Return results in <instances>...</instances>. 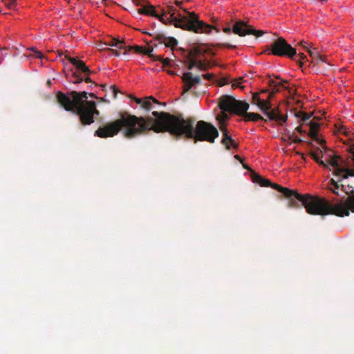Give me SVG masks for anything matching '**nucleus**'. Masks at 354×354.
<instances>
[{"mask_svg": "<svg viewBox=\"0 0 354 354\" xmlns=\"http://www.w3.org/2000/svg\"><path fill=\"white\" fill-rule=\"evenodd\" d=\"M151 116L137 117L127 112L120 113L119 118L113 122L100 126L95 136L106 138L116 136L120 131L128 139H132L148 131L156 133L169 132L178 138L183 136L198 141L214 143L218 136V131L211 123L200 120L194 127L193 118L184 119L182 115H171L167 112L153 111Z\"/></svg>", "mask_w": 354, "mask_h": 354, "instance_id": "f257e3e1", "label": "nucleus"}, {"mask_svg": "<svg viewBox=\"0 0 354 354\" xmlns=\"http://www.w3.org/2000/svg\"><path fill=\"white\" fill-rule=\"evenodd\" d=\"M251 178L254 183L262 187H271L282 193L288 199V206L290 208L304 207L308 214L311 215H335L338 217L348 216L350 212L354 213V191L344 199H341L335 203L323 197L312 196L309 194H301L296 190L283 187L280 185L272 183L268 179L263 178L259 174L252 171Z\"/></svg>", "mask_w": 354, "mask_h": 354, "instance_id": "f03ea898", "label": "nucleus"}, {"mask_svg": "<svg viewBox=\"0 0 354 354\" xmlns=\"http://www.w3.org/2000/svg\"><path fill=\"white\" fill-rule=\"evenodd\" d=\"M132 1L136 6H141L137 10L138 13L156 17L165 24H173L176 28L196 33H209L213 29L216 30L217 32L220 31L214 26L200 21L194 12H187V16H181L180 14L176 16V9L172 5H168L166 8L158 6L160 12V14H158V10L156 9V7L145 0H132Z\"/></svg>", "mask_w": 354, "mask_h": 354, "instance_id": "7ed1b4c3", "label": "nucleus"}, {"mask_svg": "<svg viewBox=\"0 0 354 354\" xmlns=\"http://www.w3.org/2000/svg\"><path fill=\"white\" fill-rule=\"evenodd\" d=\"M88 93L73 91L64 93L58 91L56 99L58 104L66 111L72 112L80 117L81 124L89 125L94 122V116H98L100 111L96 109L94 101H88Z\"/></svg>", "mask_w": 354, "mask_h": 354, "instance_id": "20e7f679", "label": "nucleus"}, {"mask_svg": "<svg viewBox=\"0 0 354 354\" xmlns=\"http://www.w3.org/2000/svg\"><path fill=\"white\" fill-rule=\"evenodd\" d=\"M218 106L221 110L243 116L245 122L265 120L264 118L258 113L248 112L250 107L248 103L244 101L237 100L230 95L221 96L219 99Z\"/></svg>", "mask_w": 354, "mask_h": 354, "instance_id": "39448f33", "label": "nucleus"}, {"mask_svg": "<svg viewBox=\"0 0 354 354\" xmlns=\"http://www.w3.org/2000/svg\"><path fill=\"white\" fill-rule=\"evenodd\" d=\"M266 52L268 55L286 57L290 59H294L297 55L296 49L288 44L283 37H279L274 40L266 50Z\"/></svg>", "mask_w": 354, "mask_h": 354, "instance_id": "423d86ee", "label": "nucleus"}, {"mask_svg": "<svg viewBox=\"0 0 354 354\" xmlns=\"http://www.w3.org/2000/svg\"><path fill=\"white\" fill-rule=\"evenodd\" d=\"M65 57L76 68V69L82 73L84 76H80L77 72H73L71 77H69V81L73 84L81 83L83 80L86 82H91V79L89 75L92 73L85 63L81 60L77 59L76 57H68L65 55Z\"/></svg>", "mask_w": 354, "mask_h": 354, "instance_id": "0eeeda50", "label": "nucleus"}, {"mask_svg": "<svg viewBox=\"0 0 354 354\" xmlns=\"http://www.w3.org/2000/svg\"><path fill=\"white\" fill-rule=\"evenodd\" d=\"M223 30L227 34L230 33L232 30L234 34L240 37H244L247 35H253L257 37H259L265 33L263 30H256L252 26L242 20L236 21L232 28L230 26L225 27Z\"/></svg>", "mask_w": 354, "mask_h": 354, "instance_id": "6e6552de", "label": "nucleus"}, {"mask_svg": "<svg viewBox=\"0 0 354 354\" xmlns=\"http://www.w3.org/2000/svg\"><path fill=\"white\" fill-rule=\"evenodd\" d=\"M310 132H309V136L313 139V140L316 141L318 144L322 145V149L317 148L316 151H311L310 153V155L311 156V153H316L319 156V153L322 154V158L324 157V154H326L327 153V147L325 146V140L320 139L318 136V130L319 129V124L316 122H310Z\"/></svg>", "mask_w": 354, "mask_h": 354, "instance_id": "1a4fd4ad", "label": "nucleus"}, {"mask_svg": "<svg viewBox=\"0 0 354 354\" xmlns=\"http://www.w3.org/2000/svg\"><path fill=\"white\" fill-rule=\"evenodd\" d=\"M182 80L183 82V91L187 92L191 90L195 85L200 84L201 78L199 75L193 77L191 72H185L183 74Z\"/></svg>", "mask_w": 354, "mask_h": 354, "instance_id": "9d476101", "label": "nucleus"}, {"mask_svg": "<svg viewBox=\"0 0 354 354\" xmlns=\"http://www.w3.org/2000/svg\"><path fill=\"white\" fill-rule=\"evenodd\" d=\"M263 111L270 120L277 121L280 125L287 121L288 116L281 115L279 108L272 109L271 107L267 110H263Z\"/></svg>", "mask_w": 354, "mask_h": 354, "instance_id": "9b49d317", "label": "nucleus"}, {"mask_svg": "<svg viewBox=\"0 0 354 354\" xmlns=\"http://www.w3.org/2000/svg\"><path fill=\"white\" fill-rule=\"evenodd\" d=\"M219 128L223 134V138L221 140V143L223 145H225L226 149L230 150L231 146L234 149H236L238 147V144L235 142V140L229 134L227 127L225 126H223V127H219Z\"/></svg>", "mask_w": 354, "mask_h": 354, "instance_id": "f8f14e48", "label": "nucleus"}, {"mask_svg": "<svg viewBox=\"0 0 354 354\" xmlns=\"http://www.w3.org/2000/svg\"><path fill=\"white\" fill-rule=\"evenodd\" d=\"M154 39L159 41L160 44H164L166 47L173 49L178 45V41L172 37H166L163 33H156Z\"/></svg>", "mask_w": 354, "mask_h": 354, "instance_id": "ddd939ff", "label": "nucleus"}, {"mask_svg": "<svg viewBox=\"0 0 354 354\" xmlns=\"http://www.w3.org/2000/svg\"><path fill=\"white\" fill-rule=\"evenodd\" d=\"M259 93H254L252 95V103L256 104L261 111L271 108V102L268 98L261 99Z\"/></svg>", "mask_w": 354, "mask_h": 354, "instance_id": "4468645a", "label": "nucleus"}, {"mask_svg": "<svg viewBox=\"0 0 354 354\" xmlns=\"http://www.w3.org/2000/svg\"><path fill=\"white\" fill-rule=\"evenodd\" d=\"M133 48L136 49V51L137 53H140L144 55H147L150 58H151L153 60L156 61V57L157 55H155L153 54V47L143 48L142 46H136L133 47Z\"/></svg>", "mask_w": 354, "mask_h": 354, "instance_id": "2eb2a0df", "label": "nucleus"}, {"mask_svg": "<svg viewBox=\"0 0 354 354\" xmlns=\"http://www.w3.org/2000/svg\"><path fill=\"white\" fill-rule=\"evenodd\" d=\"M152 103L160 104V102L152 96L146 97L142 103V108L149 111L153 109Z\"/></svg>", "mask_w": 354, "mask_h": 354, "instance_id": "dca6fc26", "label": "nucleus"}, {"mask_svg": "<svg viewBox=\"0 0 354 354\" xmlns=\"http://www.w3.org/2000/svg\"><path fill=\"white\" fill-rule=\"evenodd\" d=\"M288 82L287 80H281L280 82H276L274 80L270 79L268 81V85L271 88L272 87H278L281 86L283 89L288 90L289 93H291V89L288 86H285L284 84H287Z\"/></svg>", "mask_w": 354, "mask_h": 354, "instance_id": "f3484780", "label": "nucleus"}, {"mask_svg": "<svg viewBox=\"0 0 354 354\" xmlns=\"http://www.w3.org/2000/svg\"><path fill=\"white\" fill-rule=\"evenodd\" d=\"M108 46H114L119 49H123L125 48L126 46L122 41H120L119 39L112 38L111 40L108 42H106Z\"/></svg>", "mask_w": 354, "mask_h": 354, "instance_id": "a211bd4d", "label": "nucleus"}, {"mask_svg": "<svg viewBox=\"0 0 354 354\" xmlns=\"http://www.w3.org/2000/svg\"><path fill=\"white\" fill-rule=\"evenodd\" d=\"M223 112H221L216 118L217 120L218 121L219 124H220V127H223V126H225V122L227 120H228L229 119V115H227V113H226L225 112H227L226 111H223L222 110Z\"/></svg>", "mask_w": 354, "mask_h": 354, "instance_id": "6ab92c4d", "label": "nucleus"}, {"mask_svg": "<svg viewBox=\"0 0 354 354\" xmlns=\"http://www.w3.org/2000/svg\"><path fill=\"white\" fill-rule=\"evenodd\" d=\"M307 52L308 53V54L310 55V56L313 59L315 63L316 62V61L317 59H322V55L319 53V52L314 48V49H310V48H308V50Z\"/></svg>", "mask_w": 354, "mask_h": 354, "instance_id": "aec40b11", "label": "nucleus"}, {"mask_svg": "<svg viewBox=\"0 0 354 354\" xmlns=\"http://www.w3.org/2000/svg\"><path fill=\"white\" fill-rule=\"evenodd\" d=\"M295 115L296 118H300L303 122L308 121L311 117L310 114L304 111H295Z\"/></svg>", "mask_w": 354, "mask_h": 354, "instance_id": "412c9836", "label": "nucleus"}, {"mask_svg": "<svg viewBox=\"0 0 354 354\" xmlns=\"http://www.w3.org/2000/svg\"><path fill=\"white\" fill-rule=\"evenodd\" d=\"M156 61H160L162 63L163 66H171V59L167 57V58H163L162 56L161 55H158L156 57Z\"/></svg>", "mask_w": 354, "mask_h": 354, "instance_id": "4be33fe9", "label": "nucleus"}, {"mask_svg": "<svg viewBox=\"0 0 354 354\" xmlns=\"http://www.w3.org/2000/svg\"><path fill=\"white\" fill-rule=\"evenodd\" d=\"M201 53V50L198 48H194L189 52V53L187 54V56H188L189 58H195L196 59V57H197L198 55H200Z\"/></svg>", "mask_w": 354, "mask_h": 354, "instance_id": "5701e85b", "label": "nucleus"}, {"mask_svg": "<svg viewBox=\"0 0 354 354\" xmlns=\"http://www.w3.org/2000/svg\"><path fill=\"white\" fill-rule=\"evenodd\" d=\"M187 68L189 70H192L193 68L196 67V59L195 58H189L188 56H187Z\"/></svg>", "mask_w": 354, "mask_h": 354, "instance_id": "b1692460", "label": "nucleus"}, {"mask_svg": "<svg viewBox=\"0 0 354 354\" xmlns=\"http://www.w3.org/2000/svg\"><path fill=\"white\" fill-rule=\"evenodd\" d=\"M30 50L32 52L30 55L31 57L39 58V59H42V57H44L43 54L40 51H38L35 48H30Z\"/></svg>", "mask_w": 354, "mask_h": 354, "instance_id": "393cba45", "label": "nucleus"}, {"mask_svg": "<svg viewBox=\"0 0 354 354\" xmlns=\"http://www.w3.org/2000/svg\"><path fill=\"white\" fill-rule=\"evenodd\" d=\"M196 67L198 69L201 70V71H205V70H207V64L205 62H202L201 60H197L196 59Z\"/></svg>", "mask_w": 354, "mask_h": 354, "instance_id": "a878e982", "label": "nucleus"}, {"mask_svg": "<svg viewBox=\"0 0 354 354\" xmlns=\"http://www.w3.org/2000/svg\"><path fill=\"white\" fill-rule=\"evenodd\" d=\"M335 127L339 133H342L344 135H347L348 131H347L346 127L342 124H336Z\"/></svg>", "mask_w": 354, "mask_h": 354, "instance_id": "bb28decb", "label": "nucleus"}, {"mask_svg": "<svg viewBox=\"0 0 354 354\" xmlns=\"http://www.w3.org/2000/svg\"><path fill=\"white\" fill-rule=\"evenodd\" d=\"M289 139L295 143H300L302 140L299 138L295 133H292L290 136Z\"/></svg>", "mask_w": 354, "mask_h": 354, "instance_id": "cd10ccee", "label": "nucleus"}, {"mask_svg": "<svg viewBox=\"0 0 354 354\" xmlns=\"http://www.w3.org/2000/svg\"><path fill=\"white\" fill-rule=\"evenodd\" d=\"M272 91L270 92L268 95V100H270V102H271L272 98L274 96V95L279 92V89L278 87H272L271 88Z\"/></svg>", "mask_w": 354, "mask_h": 354, "instance_id": "c85d7f7f", "label": "nucleus"}, {"mask_svg": "<svg viewBox=\"0 0 354 354\" xmlns=\"http://www.w3.org/2000/svg\"><path fill=\"white\" fill-rule=\"evenodd\" d=\"M109 91H110L111 95L113 96V98H116L117 95H118L119 91L115 87V86H114V85L111 86L109 87Z\"/></svg>", "mask_w": 354, "mask_h": 354, "instance_id": "c756f323", "label": "nucleus"}, {"mask_svg": "<svg viewBox=\"0 0 354 354\" xmlns=\"http://www.w3.org/2000/svg\"><path fill=\"white\" fill-rule=\"evenodd\" d=\"M242 82V78H239L238 80H234L233 82H232V87H239V88H243V86H241V84Z\"/></svg>", "mask_w": 354, "mask_h": 354, "instance_id": "7c9ffc66", "label": "nucleus"}, {"mask_svg": "<svg viewBox=\"0 0 354 354\" xmlns=\"http://www.w3.org/2000/svg\"><path fill=\"white\" fill-rule=\"evenodd\" d=\"M298 56L300 57L299 60L297 61V62L299 64L300 67H302L303 66V61L306 59V56L304 53H299Z\"/></svg>", "mask_w": 354, "mask_h": 354, "instance_id": "2f4dec72", "label": "nucleus"}, {"mask_svg": "<svg viewBox=\"0 0 354 354\" xmlns=\"http://www.w3.org/2000/svg\"><path fill=\"white\" fill-rule=\"evenodd\" d=\"M107 44L106 43H101L100 44L98 45V47H99V50H101V51H103V50H108L109 51V48H107Z\"/></svg>", "mask_w": 354, "mask_h": 354, "instance_id": "473e14b6", "label": "nucleus"}, {"mask_svg": "<svg viewBox=\"0 0 354 354\" xmlns=\"http://www.w3.org/2000/svg\"><path fill=\"white\" fill-rule=\"evenodd\" d=\"M175 4L178 6L179 8H180L181 9H183V7H182V4H183V1H178V0H175ZM183 10L185 12H186L187 13L188 11H187L186 9H184L183 8Z\"/></svg>", "mask_w": 354, "mask_h": 354, "instance_id": "72a5a7b5", "label": "nucleus"}, {"mask_svg": "<svg viewBox=\"0 0 354 354\" xmlns=\"http://www.w3.org/2000/svg\"><path fill=\"white\" fill-rule=\"evenodd\" d=\"M326 57L324 55H322L321 59H317L315 64H319V63H326Z\"/></svg>", "mask_w": 354, "mask_h": 354, "instance_id": "f704fd0d", "label": "nucleus"}, {"mask_svg": "<svg viewBox=\"0 0 354 354\" xmlns=\"http://www.w3.org/2000/svg\"><path fill=\"white\" fill-rule=\"evenodd\" d=\"M109 51L111 52L112 54H113L115 56L118 57L120 55V52L118 50L115 49H109Z\"/></svg>", "mask_w": 354, "mask_h": 354, "instance_id": "c9c22d12", "label": "nucleus"}, {"mask_svg": "<svg viewBox=\"0 0 354 354\" xmlns=\"http://www.w3.org/2000/svg\"><path fill=\"white\" fill-rule=\"evenodd\" d=\"M133 99L138 104H140L142 106V103L143 102L144 100L138 97H133Z\"/></svg>", "mask_w": 354, "mask_h": 354, "instance_id": "e433bc0d", "label": "nucleus"}, {"mask_svg": "<svg viewBox=\"0 0 354 354\" xmlns=\"http://www.w3.org/2000/svg\"><path fill=\"white\" fill-rule=\"evenodd\" d=\"M203 77L207 79V80H210L212 79L213 75L210 74V73H207V74L203 75Z\"/></svg>", "mask_w": 354, "mask_h": 354, "instance_id": "4c0bfd02", "label": "nucleus"}, {"mask_svg": "<svg viewBox=\"0 0 354 354\" xmlns=\"http://www.w3.org/2000/svg\"><path fill=\"white\" fill-rule=\"evenodd\" d=\"M221 46V44H220ZM222 46L227 48H236V46H234V45H231V44H222Z\"/></svg>", "mask_w": 354, "mask_h": 354, "instance_id": "58836bf2", "label": "nucleus"}, {"mask_svg": "<svg viewBox=\"0 0 354 354\" xmlns=\"http://www.w3.org/2000/svg\"><path fill=\"white\" fill-rule=\"evenodd\" d=\"M306 42L305 41H301L299 43V44H300L302 47H304L305 49H306V50H308V48L306 46Z\"/></svg>", "mask_w": 354, "mask_h": 354, "instance_id": "ea45409f", "label": "nucleus"}, {"mask_svg": "<svg viewBox=\"0 0 354 354\" xmlns=\"http://www.w3.org/2000/svg\"><path fill=\"white\" fill-rule=\"evenodd\" d=\"M234 158H235L236 160H239L241 163L243 162V160H242L241 158L239 155H235V156H234Z\"/></svg>", "mask_w": 354, "mask_h": 354, "instance_id": "a19ab883", "label": "nucleus"}, {"mask_svg": "<svg viewBox=\"0 0 354 354\" xmlns=\"http://www.w3.org/2000/svg\"><path fill=\"white\" fill-rule=\"evenodd\" d=\"M296 130L299 132V133H302L303 132V130H302V128L301 127L299 126L296 128Z\"/></svg>", "mask_w": 354, "mask_h": 354, "instance_id": "79ce46f5", "label": "nucleus"}, {"mask_svg": "<svg viewBox=\"0 0 354 354\" xmlns=\"http://www.w3.org/2000/svg\"><path fill=\"white\" fill-rule=\"evenodd\" d=\"M242 164H243V167L245 169H248V170H250V168L247 165H245V164H244V163H243V162H242Z\"/></svg>", "mask_w": 354, "mask_h": 354, "instance_id": "37998d69", "label": "nucleus"}, {"mask_svg": "<svg viewBox=\"0 0 354 354\" xmlns=\"http://www.w3.org/2000/svg\"><path fill=\"white\" fill-rule=\"evenodd\" d=\"M268 92V90L267 89H264V90H262L261 91V94H264V93H267Z\"/></svg>", "mask_w": 354, "mask_h": 354, "instance_id": "c03bdc74", "label": "nucleus"}, {"mask_svg": "<svg viewBox=\"0 0 354 354\" xmlns=\"http://www.w3.org/2000/svg\"><path fill=\"white\" fill-rule=\"evenodd\" d=\"M100 101H101V102H109V100H106L105 98H104V97L100 98Z\"/></svg>", "mask_w": 354, "mask_h": 354, "instance_id": "a18cd8bd", "label": "nucleus"}, {"mask_svg": "<svg viewBox=\"0 0 354 354\" xmlns=\"http://www.w3.org/2000/svg\"><path fill=\"white\" fill-rule=\"evenodd\" d=\"M167 73H169L170 75H175V73L172 71H168Z\"/></svg>", "mask_w": 354, "mask_h": 354, "instance_id": "49530a36", "label": "nucleus"}, {"mask_svg": "<svg viewBox=\"0 0 354 354\" xmlns=\"http://www.w3.org/2000/svg\"><path fill=\"white\" fill-rule=\"evenodd\" d=\"M14 3H15V1H12L11 2V3H10V4H8V6L9 8H11V6H12V4H14Z\"/></svg>", "mask_w": 354, "mask_h": 354, "instance_id": "de8ad7c7", "label": "nucleus"}, {"mask_svg": "<svg viewBox=\"0 0 354 354\" xmlns=\"http://www.w3.org/2000/svg\"><path fill=\"white\" fill-rule=\"evenodd\" d=\"M227 84V80H224V82L221 85L222 86V85H225V84Z\"/></svg>", "mask_w": 354, "mask_h": 354, "instance_id": "09e8293b", "label": "nucleus"}, {"mask_svg": "<svg viewBox=\"0 0 354 354\" xmlns=\"http://www.w3.org/2000/svg\"><path fill=\"white\" fill-rule=\"evenodd\" d=\"M90 95L93 97L97 98L94 93H90Z\"/></svg>", "mask_w": 354, "mask_h": 354, "instance_id": "8fccbe9b", "label": "nucleus"}, {"mask_svg": "<svg viewBox=\"0 0 354 354\" xmlns=\"http://www.w3.org/2000/svg\"><path fill=\"white\" fill-rule=\"evenodd\" d=\"M47 84H48V86H50L51 84L50 80H48Z\"/></svg>", "mask_w": 354, "mask_h": 354, "instance_id": "3c124183", "label": "nucleus"}, {"mask_svg": "<svg viewBox=\"0 0 354 354\" xmlns=\"http://www.w3.org/2000/svg\"><path fill=\"white\" fill-rule=\"evenodd\" d=\"M341 187H342V189L344 190V186L343 185H341Z\"/></svg>", "mask_w": 354, "mask_h": 354, "instance_id": "603ef678", "label": "nucleus"}, {"mask_svg": "<svg viewBox=\"0 0 354 354\" xmlns=\"http://www.w3.org/2000/svg\"><path fill=\"white\" fill-rule=\"evenodd\" d=\"M276 78H277V79H279V80H280L279 76H276Z\"/></svg>", "mask_w": 354, "mask_h": 354, "instance_id": "864d4df0", "label": "nucleus"}, {"mask_svg": "<svg viewBox=\"0 0 354 354\" xmlns=\"http://www.w3.org/2000/svg\"><path fill=\"white\" fill-rule=\"evenodd\" d=\"M105 85H102V87L103 88V89L105 88Z\"/></svg>", "mask_w": 354, "mask_h": 354, "instance_id": "5fc2aeb1", "label": "nucleus"}]
</instances>
